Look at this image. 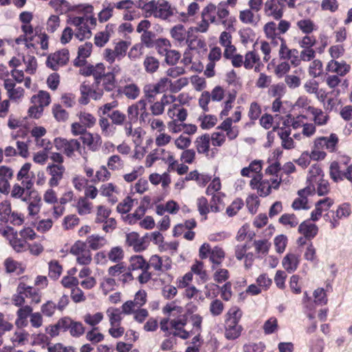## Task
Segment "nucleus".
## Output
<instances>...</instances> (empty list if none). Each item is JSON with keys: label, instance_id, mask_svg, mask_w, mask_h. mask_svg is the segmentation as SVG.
Returning a JSON list of instances; mask_svg holds the SVG:
<instances>
[{"label": "nucleus", "instance_id": "50", "mask_svg": "<svg viewBox=\"0 0 352 352\" xmlns=\"http://www.w3.org/2000/svg\"><path fill=\"white\" fill-rule=\"evenodd\" d=\"M55 119L58 122H65L68 118V113L63 109L60 104H55L52 108Z\"/></svg>", "mask_w": 352, "mask_h": 352}, {"label": "nucleus", "instance_id": "63", "mask_svg": "<svg viewBox=\"0 0 352 352\" xmlns=\"http://www.w3.org/2000/svg\"><path fill=\"white\" fill-rule=\"evenodd\" d=\"M223 309L224 305L223 302L219 299L212 300L210 305V312L213 316H218L221 315L223 311Z\"/></svg>", "mask_w": 352, "mask_h": 352}, {"label": "nucleus", "instance_id": "34", "mask_svg": "<svg viewBox=\"0 0 352 352\" xmlns=\"http://www.w3.org/2000/svg\"><path fill=\"white\" fill-rule=\"evenodd\" d=\"M210 287V289H221V298L228 301L230 299L232 296V291H231V283L230 282H227L222 287H219L216 284H211L206 286V288L208 289Z\"/></svg>", "mask_w": 352, "mask_h": 352}, {"label": "nucleus", "instance_id": "13", "mask_svg": "<svg viewBox=\"0 0 352 352\" xmlns=\"http://www.w3.org/2000/svg\"><path fill=\"white\" fill-rule=\"evenodd\" d=\"M80 139L92 151H97L101 147L102 138L98 134L85 133Z\"/></svg>", "mask_w": 352, "mask_h": 352}, {"label": "nucleus", "instance_id": "49", "mask_svg": "<svg viewBox=\"0 0 352 352\" xmlns=\"http://www.w3.org/2000/svg\"><path fill=\"white\" fill-rule=\"evenodd\" d=\"M107 166L112 170H120L124 166V162L119 155H113L108 159Z\"/></svg>", "mask_w": 352, "mask_h": 352}, {"label": "nucleus", "instance_id": "38", "mask_svg": "<svg viewBox=\"0 0 352 352\" xmlns=\"http://www.w3.org/2000/svg\"><path fill=\"white\" fill-rule=\"evenodd\" d=\"M114 6L111 3L103 4V9L98 14V20L100 23L107 21L113 15Z\"/></svg>", "mask_w": 352, "mask_h": 352}, {"label": "nucleus", "instance_id": "22", "mask_svg": "<svg viewBox=\"0 0 352 352\" xmlns=\"http://www.w3.org/2000/svg\"><path fill=\"white\" fill-rule=\"evenodd\" d=\"M144 105H146L145 100L140 99L135 104L129 106L127 109L129 121L136 122L139 118L140 110L144 109Z\"/></svg>", "mask_w": 352, "mask_h": 352}, {"label": "nucleus", "instance_id": "36", "mask_svg": "<svg viewBox=\"0 0 352 352\" xmlns=\"http://www.w3.org/2000/svg\"><path fill=\"white\" fill-rule=\"evenodd\" d=\"M144 100L145 102L152 103L155 100V96L160 94L152 83L144 85L143 88Z\"/></svg>", "mask_w": 352, "mask_h": 352}, {"label": "nucleus", "instance_id": "39", "mask_svg": "<svg viewBox=\"0 0 352 352\" xmlns=\"http://www.w3.org/2000/svg\"><path fill=\"white\" fill-rule=\"evenodd\" d=\"M78 212L80 215L89 214L91 210V203L86 197H80L76 204Z\"/></svg>", "mask_w": 352, "mask_h": 352}, {"label": "nucleus", "instance_id": "26", "mask_svg": "<svg viewBox=\"0 0 352 352\" xmlns=\"http://www.w3.org/2000/svg\"><path fill=\"white\" fill-rule=\"evenodd\" d=\"M308 111L314 116V121L315 124L321 126L325 124L328 120L329 116L325 114L320 109H317L314 107H308Z\"/></svg>", "mask_w": 352, "mask_h": 352}, {"label": "nucleus", "instance_id": "43", "mask_svg": "<svg viewBox=\"0 0 352 352\" xmlns=\"http://www.w3.org/2000/svg\"><path fill=\"white\" fill-rule=\"evenodd\" d=\"M338 62L334 60H331L329 62L327 66V71L330 72H335L338 74L340 76H344L350 70V66L349 65H343L344 69L339 70L338 67Z\"/></svg>", "mask_w": 352, "mask_h": 352}, {"label": "nucleus", "instance_id": "14", "mask_svg": "<svg viewBox=\"0 0 352 352\" xmlns=\"http://www.w3.org/2000/svg\"><path fill=\"white\" fill-rule=\"evenodd\" d=\"M33 309L30 305H25L20 307L16 311V319L15 324L19 328L25 327L28 324V318L30 317Z\"/></svg>", "mask_w": 352, "mask_h": 352}, {"label": "nucleus", "instance_id": "57", "mask_svg": "<svg viewBox=\"0 0 352 352\" xmlns=\"http://www.w3.org/2000/svg\"><path fill=\"white\" fill-rule=\"evenodd\" d=\"M330 176L335 182L342 180L344 177V173L340 170L339 164L337 162H333L330 165Z\"/></svg>", "mask_w": 352, "mask_h": 352}, {"label": "nucleus", "instance_id": "21", "mask_svg": "<svg viewBox=\"0 0 352 352\" xmlns=\"http://www.w3.org/2000/svg\"><path fill=\"white\" fill-rule=\"evenodd\" d=\"M318 231L317 226L314 223H310L309 221H305L300 224L298 227V232L302 234L305 238L311 239L315 237Z\"/></svg>", "mask_w": 352, "mask_h": 352}, {"label": "nucleus", "instance_id": "2", "mask_svg": "<svg viewBox=\"0 0 352 352\" xmlns=\"http://www.w3.org/2000/svg\"><path fill=\"white\" fill-rule=\"evenodd\" d=\"M139 7L145 11L146 17L153 16L155 18L166 20L173 14L170 6L164 0L157 1L152 0L144 3L143 6L140 5Z\"/></svg>", "mask_w": 352, "mask_h": 352}, {"label": "nucleus", "instance_id": "31", "mask_svg": "<svg viewBox=\"0 0 352 352\" xmlns=\"http://www.w3.org/2000/svg\"><path fill=\"white\" fill-rule=\"evenodd\" d=\"M296 25L301 32L306 35L310 34L317 30V26L311 19H309L299 20L297 21Z\"/></svg>", "mask_w": 352, "mask_h": 352}, {"label": "nucleus", "instance_id": "41", "mask_svg": "<svg viewBox=\"0 0 352 352\" xmlns=\"http://www.w3.org/2000/svg\"><path fill=\"white\" fill-rule=\"evenodd\" d=\"M122 92L126 96L127 98L135 100L139 96L140 91L136 85L129 84L125 85L123 87Z\"/></svg>", "mask_w": 352, "mask_h": 352}, {"label": "nucleus", "instance_id": "5", "mask_svg": "<svg viewBox=\"0 0 352 352\" xmlns=\"http://www.w3.org/2000/svg\"><path fill=\"white\" fill-rule=\"evenodd\" d=\"M25 278V276L20 278L16 292H19L20 294L23 295L25 298H30L32 303H39L41 302V296L39 295L38 290L25 283L23 281Z\"/></svg>", "mask_w": 352, "mask_h": 352}, {"label": "nucleus", "instance_id": "48", "mask_svg": "<svg viewBox=\"0 0 352 352\" xmlns=\"http://www.w3.org/2000/svg\"><path fill=\"white\" fill-rule=\"evenodd\" d=\"M186 44L188 45V49L190 50L196 49H202L206 47V43L204 42V41L201 39H198L197 38H191L189 32H188Z\"/></svg>", "mask_w": 352, "mask_h": 352}, {"label": "nucleus", "instance_id": "16", "mask_svg": "<svg viewBox=\"0 0 352 352\" xmlns=\"http://www.w3.org/2000/svg\"><path fill=\"white\" fill-rule=\"evenodd\" d=\"M170 35L178 45L186 44L188 32L183 25L179 24L171 28Z\"/></svg>", "mask_w": 352, "mask_h": 352}, {"label": "nucleus", "instance_id": "42", "mask_svg": "<svg viewBox=\"0 0 352 352\" xmlns=\"http://www.w3.org/2000/svg\"><path fill=\"white\" fill-rule=\"evenodd\" d=\"M62 266L57 261H52L49 263V276L54 279H58L62 273Z\"/></svg>", "mask_w": 352, "mask_h": 352}, {"label": "nucleus", "instance_id": "19", "mask_svg": "<svg viewBox=\"0 0 352 352\" xmlns=\"http://www.w3.org/2000/svg\"><path fill=\"white\" fill-rule=\"evenodd\" d=\"M80 93L81 95H89V97L95 100H100L102 97V91L100 89V87L95 86L94 82L91 86L83 82L80 86Z\"/></svg>", "mask_w": 352, "mask_h": 352}, {"label": "nucleus", "instance_id": "27", "mask_svg": "<svg viewBox=\"0 0 352 352\" xmlns=\"http://www.w3.org/2000/svg\"><path fill=\"white\" fill-rule=\"evenodd\" d=\"M4 265L7 273H15L19 275L24 272V267L21 264L11 258L5 260Z\"/></svg>", "mask_w": 352, "mask_h": 352}, {"label": "nucleus", "instance_id": "28", "mask_svg": "<svg viewBox=\"0 0 352 352\" xmlns=\"http://www.w3.org/2000/svg\"><path fill=\"white\" fill-rule=\"evenodd\" d=\"M107 243V240L104 237L100 236L99 235L92 234L89 236L86 241V245L87 244L89 248L94 250H96L102 246H104Z\"/></svg>", "mask_w": 352, "mask_h": 352}, {"label": "nucleus", "instance_id": "3", "mask_svg": "<svg viewBox=\"0 0 352 352\" xmlns=\"http://www.w3.org/2000/svg\"><path fill=\"white\" fill-rule=\"evenodd\" d=\"M188 322V316L185 314H179V316L171 318L170 320V328L173 332H168L169 335H173L174 337H179L183 340H186L190 338V333H188L184 327Z\"/></svg>", "mask_w": 352, "mask_h": 352}, {"label": "nucleus", "instance_id": "46", "mask_svg": "<svg viewBox=\"0 0 352 352\" xmlns=\"http://www.w3.org/2000/svg\"><path fill=\"white\" fill-rule=\"evenodd\" d=\"M111 213V210L102 206L98 207L95 222L97 223H104L107 221Z\"/></svg>", "mask_w": 352, "mask_h": 352}, {"label": "nucleus", "instance_id": "53", "mask_svg": "<svg viewBox=\"0 0 352 352\" xmlns=\"http://www.w3.org/2000/svg\"><path fill=\"white\" fill-rule=\"evenodd\" d=\"M124 257V252L122 248L119 246L113 247L108 253V258L110 261L118 263Z\"/></svg>", "mask_w": 352, "mask_h": 352}, {"label": "nucleus", "instance_id": "37", "mask_svg": "<svg viewBox=\"0 0 352 352\" xmlns=\"http://www.w3.org/2000/svg\"><path fill=\"white\" fill-rule=\"evenodd\" d=\"M190 319L192 322V328L188 333H190V336L193 334H201L202 331V316L199 314H192Z\"/></svg>", "mask_w": 352, "mask_h": 352}, {"label": "nucleus", "instance_id": "4", "mask_svg": "<svg viewBox=\"0 0 352 352\" xmlns=\"http://www.w3.org/2000/svg\"><path fill=\"white\" fill-rule=\"evenodd\" d=\"M54 142L56 148L63 152L68 157H72L75 151L81 154V145L78 140L56 138Z\"/></svg>", "mask_w": 352, "mask_h": 352}, {"label": "nucleus", "instance_id": "35", "mask_svg": "<svg viewBox=\"0 0 352 352\" xmlns=\"http://www.w3.org/2000/svg\"><path fill=\"white\" fill-rule=\"evenodd\" d=\"M145 71L148 74L155 72L159 67L160 62L157 58L151 56H146L143 63Z\"/></svg>", "mask_w": 352, "mask_h": 352}, {"label": "nucleus", "instance_id": "40", "mask_svg": "<svg viewBox=\"0 0 352 352\" xmlns=\"http://www.w3.org/2000/svg\"><path fill=\"white\" fill-rule=\"evenodd\" d=\"M105 74V67L103 63H100L94 65L93 76L94 78V82L95 83V86L100 87L101 79Z\"/></svg>", "mask_w": 352, "mask_h": 352}, {"label": "nucleus", "instance_id": "18", "mask_svg": "<svg viewBox=\"0 0 352 352\" xmlns=\"http://www.w3.org/2000/svg\"><path fill=\"white\" fill-rule=\"evenodd\" d=\"M278 131V135L282 140V146L285 149H291L294 147V142L290 137L291 130L283 127L274 126L273 131Z\"/></svg>", "mask_w": 352, "mask_h": 352}, {"label": "nucleus", "instance_id": "6", "mask_svg": "<svg viewBox=\"0 0 352 352\" xmlns=\"http://www.w3.org/2000/svg\"><path fill=\"white\" fill-rule=\"evenodd\" d=\"M216 10V6L213 4H209L201 12V21L195 28L196 32H206L209 26L208 21L210 23L216 22V16L212 14Z\"/></svg>", "mask_w": 352, "mask_h": 352}, {"label": "nucleus", "instance_id": "9", "mask_svg": "<svg viewBox=\"0 0 352 352\" xmlns=\"http://www.w3.org/2000/svg\"><path fill=\"white\" fill-rule=\"evenodd\" d=\"M116 87V80L113 74L106 73L101 79L100 89L104 91L111 92V97L115 98L120 94V90H115Z\"/></svg>", "mask_w": 352, "mask_h": 352}, {"label": "nucleus", "instance_id": "60", "mask_svg": "<svg viewBox=\"0 0 352 352\" xmlns=\"http://www.w3.org/2000/svg\"><path fill=\"white\" fill-rule=\"evenodd\" d=\"M81 123L86 127H92L96 122L95 117L87 112H81L79 116Z\"/></svg>", "mask_w": 352, "mask_h": 352}, {"label": "nucleus", "instance_id": "7", "mask_svg": "<svg viewBox=\"0 0 352 352\" xmlns=\"http://www.w3.org/2000/svg\"><path fill=\"white\" fill-rule=\"evenodd\" d=\"M216 9L217 10V19L216 18L214 23L217 25L221 24L227 30L234 29L233 22L234 21V18L229 16L230 12L226 8V3H219Z\"/></svg>", "mask_w": 352, "mask_h": 352}, {"label": "nucleus", "instance_id": "20", "mask_svg": "<svg viewBox=\"0 0 352 352\" xmlns=\"http://www.w3.org/2000/svg\"><path fill=\"white\" fill-rule=\"evenodd\" d=\"M265 10L267 14L272 16L274 19L279 20L283 14V8L276 3L275 0H268L265 4Z\"/></svg>", "mask_w": 352, "mask_h": 352}, {"label": "nucleus", "instance_id": "62", "mask_svg": "<svg viewBox=\"0 0 352 352\" xmlns=\"http://www.w3.org/2000/svg\"><path fill=\"white\" fill-rule=\"evenodd\" d=\"M322 72V63L320 60H314L309 69V75L316 78L321 75Z\"/></svg>", "mask_w": 352, "mask_h": 352}, {"label": "nucleus", "instance_id": "61", "mask_svg": "<svg viewBox=\"0 0 352 352\" xmlns=\"http://www.w3.org/2000/svg\"><path fill=\"white\" fill-rule=\"evenodd\" d=\"M56 309V304L52 300L47 301L41 307V313L47 317H52Z\"/></svg>", "mask_w": 352, "mask_h": 352}, {"label": "nucleus", "instance_id": "12", "mask_svg": "<svg viewBox=\"0 0 352 352\" xmlns=\"http://www.w3.org/2000/svg\"><path fill=\"white\" fill-rule=\"evenodd\" d=\"M47 170L51 175L49 185L51 187L57 186L63 179L65 170V167L62 164H50L47 166Z\"/></svg>", "mask_w": 352, "mask_h": 352}, {"label": "nucleus", "instance_id": "55", "mask_svg": "<svg viewBox=\"0 0 352 352\" xmlns=\"http://www.w3.org/2000/svg\"><path fill=\"white\" fill-rule=\"evenodd\" d=\"M134 200L130 197H126L124 201L117 206V211L122 214H126L131 210L133 206Z\"/></svg>", "mask_w": 352, "mask_h": 352}, {"label": "nucleus", "instance_id": "30", "mask_svg": "<svg viewBox=\"0 0 352 352\" xmlns=\"http://www.w3.org/2000/svg\"><path fill=\"white\" fill-rule=\"evenodd\" d=\"M210 140V138L208 134H204L197 138L195 144L199 153H207L209 151Z\"/></svg>", "mask_w": 352, "mask_h": 352}, {"label": "nucleus", "instance_id": "44", "mask_svg": "<svg viewBox=\"0 0 352 352\" xmlns=\"http://www.w3.org/2000/svg\"><path fill=\"white\" fill-rule=\"evenodd\" d=\"M199 120L201 121V127L203 129H210L217 124V118L215 116L204 115L199 116Z\"/></svg>", "mask_w": 352, "mask_h": 352}, {"label": "nucleus", "instance_id": "45", "mask_svg": "<svg viewBox=\"0 0 352 352\" xmlns=\"http://www.w3.org/2000/svg\"><path fill=\"white\" fill-rule=\"evenodd\" d=\"M99 124L101 128L102 133L105 136L110 137L114 134L115 128L110 124L107 118H101L99 120Z\"/></svg>", "mask_w": 352, "mask_h": 352}, {"label": "nucleus", "instance_id": "54", "mask_svg": "<svg viewBox=\"0 0 352 352\" xmlns=\"http://www.w3.org/2000/svg\"><path fill=\"white\" fill-rule=\"evenodd\" d=\"M129 45L130 43L125 41H121L116 43L114 50L118 60H120L126 55Z\"/></svg>", "mask_w": 352, "mask_h": 352}, {"label": "nucleus", "instance_id": "47", "mask_svg": "<svg viewBox=\"0 0 352 352\" xmlns=\"http://www.w3.org/2000/svg\"><path fill=\"white\" fill-rule=\"evenodd\" d=\"M317 40L314 36L307 34L300 38L298 41L299 46L302 49L313 48L316 45Z\"/></svg>", "mask_w": 352, "mask_h": 352}, {"label": "nucleus", "instance_id": "29", "mask_svg": "<svg viewBox=\"0 0 352 352\" xmlns=\"http://www.w3.org/2000/svg\"><path fill=\"white\" fill-rule=\"evenodd\" d=\"M239 19L244 23L254 25H256L259 21L258 15L256 16L250 9L241 11L239 14Z\"/></svg>", "mask_w": 352, "mask_h": 352}, {"label": "nucleus", "instance_id": "23", "mask_svg": "<svg viewBox=\"0 0 352 352\" xmlns=\"http://www.w3.org/2000/svg\"><path fill=\"white\" fill-rule=\"evenodd\" d=\"M225 252L223 250L219 247L215 246L212 248L211 254L209 256V261L212 263L211 267L212 270L217 268L218 266L221 265L225 258Z\"/></svg>", "mask_w": 352, "mask_h": 352}, {"label": "nucleus", "instance_id": "58", "mask_svg": "<svg viewBox=\"0 0 352 352\" xmlns=\"http://www.w3.org/2000/svg\"><path fill=\"white\" fill-rule=\"evenodd\" d=\"M69 333L72 337L78 338L85 333V327L80 322L72 320Z\"/></svg>", "mask_w": 352, "mask_h": 352}, {"label": "nucleus", "instance_id": "52", "mask_svg": "<svg viewBox=\"0 0 352 352\" xmlns=\"http://www.w3.org/2000/svg\"><path fill=\"white\" fill-rule=\"evenodd\" d=\"M111 177V173L108 170L105 166H101L96 173V177L92 182L96 183L98 182H104L108 180Z\"/></svg>", "mask_w": 352, "mask_h": 352}, {"label": "nucleus", "instance_id": "59", "mask_svg": "<svg viewBox=\"0 0 352 352\" xmlns=\"http://www.w3.org/2000/svg\"><path fill=\"white\" fill-rule=\"evenodd\" d=\"M314 302L317 305H324L327 302V294L323 288H318L314 292Z\"/></svg>", "mask_w": 352, "mask_h": 352}, {"label": "nucleus", "instance_id": "25", "mask_svg": "<svg viewBox=\"0 0 352 352\" xmlns=\"http://www.w3.org/2000/svg\"><path fill=\"white\" fill-rule=\"evenodd\" d=\"M10 244L16 252H22L28 250V243L23 238H18L16 233L9 237Z\"/></svg>", "mask_w": 352, "mask_h": 352}, {"label": "nucleus", "instance_id": "33", "mask_svg": "<svg viewBox=\"0 0 352 352\" xmlns=\"http://www.w3.org/2000/svg\"><path fill=\"white\" fill-rule=\"evenodd\" d=\"M107 314L109 317V322L111 327H117L120 324L122 320V312L118 308H109Z\"/></svg>", "mask_w": 352, "mask_h": 352}, {"label": "nucleus", "instance_id": "32", "mask_svg": "<svg viewBox=\"0 0 352 352\" xmlns=\"http://www.w3.org/2000/svg\"><path fill=\"white\" fill-rule=\"evenodd\" d=\"M31 101L34 104H38L39 106L43 108L50 103V94L45 91H39L36 96L34 95L32 97Z\"/></svg>", "mask_w": 352, "mask_h": 352}, {"label": "nucleus", "instance_id": "10", "mask_svg": "<svg viewBox=\"0 0 352 352\" xmlns=\"http://www.w3.org/2000/svg\"><path fill=\"white\" fill-rule=\"evenodd\" d=\"M148 236L146 234L144 237L140 238L137 232L129 233L126 235V243L129 246H132L135 252H141L146 248V239Z\"/></svg>", "mask_w": 352, "mask_h": 352}, {"label": "nucleus", "instance_id": "64", "mask_svg": "<svg viewBox=\"0 0 352 352\" xmlns=\"http://www.w3.org/2000/svg\"><path fill=\"white\" fill-rule=\"evenodd\" d=\"M265 348V344L261 342L258 343L250 342L243 346V351L244 352H263Z\"/></svg>", "mask_w": 352, "mask_h": 352}, {"label": "nucleus", "instance_id": "51", "mask_svg": "<svg viewBox=\"0 0 352 352\" xmlns=\"http://www.w3.org/2000/svg\"><path fill=\"white\" fill-rule=\"evenodd\" d=\"M279 222L285 226H289L294 228L298 224V220L294 214H284L280 219Z\"/></svg>", "mask_w": 352, "mask_h": 352}, {"label": "nucleus", "instance_id": "17", "mask_svg": "<svg viewBox=\"0 0 352 352\" xmlns=\"http://www.w3.org/2000/svg\"><path fill=\"white\" fill-rule=\"evenodd\" d=\"M332 204L333 201L329 197L319 200L316 204L315 209L311 212V219L314 221H318L322 211L328 210Z\"/></svg>", "mask_w": 352, "mask_h": 352}, {"label": "nucleus", "instance_id": "8", "mask_svg": "<svg viewBox=\"0 0 352 352\" xmlns=\"http://www.w3.org/2000/svg\"><path fill=\"white\" fill-rule=\"evenodd\" d=\"M68 60L69 51L64 49L49 56L46 61V65L48 67L56 70L59 65H65Z\"/></svg>", "mask_w": 352, "mask_h": 352}, {"label": "nucleus", "instance_id": "24", "mask_svg": "<svg viewBox=\"0 0 352 352\" xmlns=\"http://www.w3.org/2000/svg\"><path fill=\"white\" fill-rule=\"evenodd\" d=\"M130 265L129 266V271H134L137 270H144L148 269L149 265L144 260L142 256L141 255H135L132 256L130 258Z\"/></svg>", "mask_w": 352, "mask_h": 352}, {"label": "nucleus", "instance_id": "56", "mask_svg": "<svg viewBox=\"0 0 352 352\" xmlns=\"http://www.w3.org/2000/svg\"><path fill=\"white\" fill-rule=\"evenodd\" d=\"M333 214L338 219L347 218L351 214V208L349 204L344 203L339 206L336 211L333 212Z\"/></svg>", "mask_w": 352, "mask_h": 352}, {"label": "nucleus", "instance_id": "1", "mask_svg": "<svg viewBox=\"0 0 352 352\" xmlns=\"http://www.w3.org/2000/svg\"><path fill=\"white\" fill-rule=\"evenodd\" d=\"M241 316L242 311L236 307L230 308L228 311L225 323V336L227 339L234 340L240 336L243 328L239 322Z\"/></svg>", "mask_w": 352, "mask_h": 352}, {"label": "nucleus", "instance_id": "11", "mask_svg": "<svg viewBox=\"0 0 352 352\" xmlns=\"http://www.w3.org/2000/svg\"><path fill=\"white\" fill-rule=\"evenodd\" d=\"M22 201L28 203V210L30 215H36L40 211L41 199L37 191L30 192L29 196H24Z\"/></svg>", "mask_w": 352, "mask_h": 352}, {"label": "nucleus", "instance_id": "15", "mask_svg": "<svg viewBox=\"0 0 352 352\" xmlns=\"http://www.w3.org/2000/svg\"><path fill=\"white\" fill-rule=\"evenodd\" d=\"M299 257L298 254L288 253L283 258L282 265L288 273H293L297 270L300 263Z\"/></svg>", "mask_w": 352, "mask_h": 352}]
</instances>
